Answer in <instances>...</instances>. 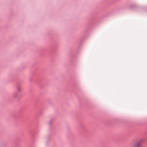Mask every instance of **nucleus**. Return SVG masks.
<instances>
[{
  "label": "nucleus",
  "instance_id": "nucleus-1",
  "mask_svg": "<svg viewBox=\"0 0 147 147\" xmlns=\"http://www.w3.org/2000/svg\"><path fill=\"white\" fill-rule=\"evenodd\" d=\"M141 143V141H140L136 143L134 146V147H138L139 146Z\"/></svg>",
  "mask_w": 147,
  "mask_h": 147
},
{
  "label": "nucleus",
  "instance_id": "nucleus-2",
  "mask_svg": "<svg viewBox=\"0 0 147 147\" xmlns=\"http://www.w3.org/2000/svg\"><path fill=\"white\" fill-rule=\"evenodd\" d=\"M53 123V121L52 120H49L48 122V125H51Z\"/></svg>",
  "mask_w": 147,
  "mask_h": 147
},
{
  "label": "nucleus",
  "instance_id": "nucleus-3",
  "mask_svg": "<svg viewBox=\"0 0 147 147\" xmlns=\"http://www.w3.org/2000/svg\"><path fill=\"white\" fill-rule=\"evenodd\" d=\"M18 90L19 91H20L21 90V89H20V88L19 87H18Z\"/></svg>",
  "mask_w": 147,
  "mask_h": 147
}]
</instances>
